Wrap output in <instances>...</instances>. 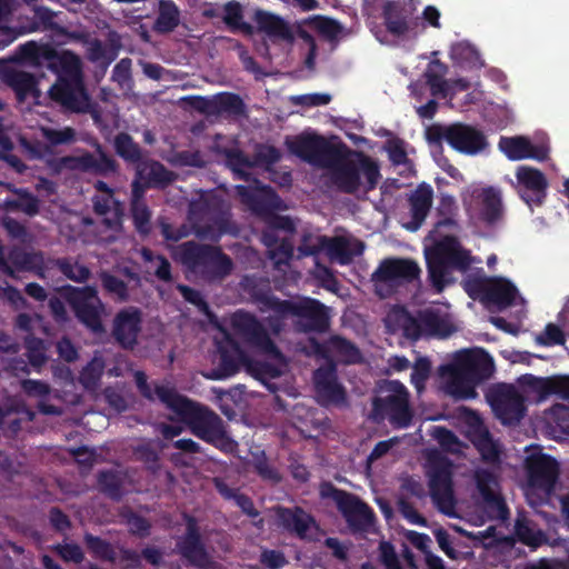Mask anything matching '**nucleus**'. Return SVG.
Wrapping results in <instances>:
<instances>
[{
	"label": "nucleus",
	"mask_w": 569,
	"mask_h": 569,
	"mask_svg": "<svg viewBox=\"0 0 569 569\" xmlns=\"http://www.w3.org/2000/svg\"><path fill=\"white\" fill-rule=\"evenodd\" d=\"M134 379L144 397H157L172 412V420L189 426L197 437L217 448L233 451L236 443L227 437L222 420L214 412L179 395L169 385H154L151 388L141 371L134 372Z\"/></svg>",
	"instance_id": "obj_1"
},
{
	"label": "nucleus",
	"mask_w": 569,
	"mask_h": 569,
	"mask_svg": "<svg viewBox=\"0 0 569 569\" xmlns=\"http://www.w3.org/2000/svg\"><path fill=\"white\" fill-rule=\"evenodd\" d=\"M20 54L36 66H47L58 72L59 79L49 90L52 100L77 112L89 109V99L82 86L81 63L76 54L58 52L47 44L32 41L20 47Z\"/></svg>",
	"instance_id": "obj_2"
},
{
	"label": "nucleus",
	"mask_w": 569,
	"mask_h": 569,
	"mask_svg": "<svg viewBox=\"0 0 569 569\" xmlns=\"http://www.w3.org/2000/svg\"><path fill=\"white\" fill-rule=\"evenodd\" d=\"M438 371L440 387L446 393L457 399H472L477 397L476 386L492 376L495 365L481 349L463 350Z\"/></svg>",
	"instance_id": "obj_3"
},
{
	"label": "nucleus",
	"mask_w": 569,
	"mask_h": 569,
	"mask_svg": "<svg viewBox=\"0 0 569 569\" xmlns=\"http://www.w3.org/2000/svg\"><path fill=\"white\" fill-rule=\"evenodd\" d=\"M386 325L391 331H402L410 339L421 336L446 338L456 330L450 315L442 307L427 308L417 319L402 308H392L386 317Z\"/></svg>",
	"instance_id": "obj_4"
},
{
	"label": "nucleus",
	"mask_w": 569,
	"mask_h": 569,
	"mask_svg": "<svg viewBox=\"0 0 569 569\" xmlns=\"http://www.w3.org/2000/svg\"><path fill=\"white\" fill-rule=\"evenodd\" d=\"M231 321L236 333L247 340L266 358L263 362H256L254 370L261 377L274 378L281 376L287 369V362L264 332L263 327L249 313L242 311L236 312Z\"/></svg>",
	"instance_id": "obj_5"
},
{
	"label": "nucleus",
	"mask_w": 569,
	"mask_h": 569,
	"mask_svg": "<svg viewBox=\"0 0 569 569\" xmlns=\"http://www.w3.org/2000/svg\"><path fill=\"white\" fill-rule=\"evenodd\" d=\"M332 183L342 191H367L379 178L378 167L361 156H343L340 150L336 159L325 168Z\"/></svg>",
	"instance_id": "obj_6"
},
{
	"label": "nucleus",
	"mask_w": 569,
	"mask_h": 569,
	"mask_svg": "<svg viewBox=\"0 0 569 569\" xmlns=\"http://www.w3.org/2000/svg\"><path fill=\"white\" fill-rule=\"evenodd\" d=\"M429 276L433 287L440 292L452 281L450 268L465 269L470 263V257L460 243L447 237L432 249L426 251Z\"/></svg>",
	"instance_id": "obj_7"
},
{
	"label": "nucleus",
	"mask_w": 569,
	"mask_h": 569,
	"mask_svg": "<svg viewBox=\"0 0 569 569\" xmlns=\"http://www.w3.org/2000/svg\"><path fill=\"white\" fill-rule=\"evenodd\" d=\"M172 254L190 270L212 278L223 277L231 270L230 259L217 248L186 242L173 247Z\"/></svg>",
	"instance_id": "obj_8"
},
{
	"label": "nucleus",
	"mask_w": 569,
	"mask_h": 569,
	"mask_svg": "<svg viewBox=\"0 0 569 569\" xmlns=\"http://www.w3.org/2000/svg\"><path fill=\"white\" fill-rule=\"evenodd\" d=\"M528 483L525 493L528 502L536 507L552 492L558 478V463L551 457L535 450L527 458Z\"/></svg>",
	"instance_id": "obj_9"
},
{
	"label": "nucleus",
	"mask_w": 569,
	"mask_h": 569,
	"mask_svg": "<svg viewBox=\"0 0 569 569\" xmlns=\"http://www.w3.org/2000/svg\"><path fill=\"white\" fill-rule=\"evenodd\" d=\"M373 407L377 415L388 417L398 427L408 426L412 417L408 390L396 380L385 381L379 386Z\"/></svg>",
	"instance_id": "obj_10"
},
{
	"label": "nucleus",
	"mask_w": 569,
	"mask_h": 569,
	"mask_svg": "<svg viewBox=\"0 0 569 569\" xmlns=\"http://www.w3.org/2000/svg\"><path fill=\"white\" fill-rule=\"evenodd\" d=\"M462 203L469 216L473 219L492 223L502 216V200L500 190L493 187L470 186L462 193Z\"/></svg>",
	"instance_id": "obj_11"
},
{
	"label": "nucleus",
	"mask_w": 569,
	"mask_h": 569,
	"mask_svg": "<svg viewBox=\"0 0 569 569\" xmlns=\"http://www.w3.org/2000/svg\"><path fill=\"white\" fill-rule=\"evenodd\" d=\"M497 419L506 426L518 425L526 415L525 395L511 385H498L488 395Z\"/></svg>",
	"instance_id": "obj_12"
},
{
	"label": "nucleus",
	"mask_w": 569,
	"mask_h": 569,
	"mask_svg": "<svg viewBox=\"0 0 569 569\" xmlns=\"http://www.w3.org/2000/svg\"><path fill=\"white\" fill-rule=\"evenodd\" d=\"M427 137L435 142L445 140L453 149L468 154L478 153L486 147V139L480 131L461 123L433 126L427 131Z\"/></svg>",
	"instance_id": "obj_13"
},
{
	"label": "nucleus",
	"mask_w": 569,
	"mask_h": 569,
	"mask_svg": "<svg viewBox=\"0 0 569 569\" xmlns=\"http://www.w3.org/2000/svg\"><path fill=\"white\" fill-rule=\"evenodd\" d=\"M269 303L270 315L266 318L267 326L276 335L281 331L283 319L289 316H300L308 318V328L310 329L319 328L325 325V308L316 300L308 299L297 306L280 301H269Z\"/></svg>",
	"instance_id": "obj_14"
},
{
	"label": "nucleus",
	"mask_w": 569,
	"mask_h": 569,
	"mask_svg": "<svg viewBox=\"0 0 569 569\" xmlns=\"http://www.w3.org/2000/svg\"><path fill=\"white\" fill-rule=\"evenodd\" d=\"M419 273L418 266L408 259H386L372 274L376 292L386 298L403 282L415 279Z\"/></svg>",
	"instance_id": "obj_15"
},
{
	"label": "nucleus",
	"mask_w": 569,
	"mask_h": 569,
	"mask_svg": "<svg viewBox=\"0 0 569 569\" xmlns=\"http://www.w3.org/2000/svg\"><path fill=\"white\" fill-rule=\"evenodd\" d=\"M465 288L471 297H480L498 309L511 306L518 297L516 287L505 278L476 277L468 279Z\"/></svg>",
	"instance_id": "obj_16"
},
{
	"label": "nucleus",
	"mask_w": 569,
	"mask_h": 569,
	"mask_svg": "<svg viewBox=\"0 0 569 569\" xmlns=\"http://www.w3.org/2000/svg\"><path fill=\"white\" fill-rule=\"evenodd\" d=\"M286 143L292 153L323 169L336 159L339 151L322 137L310 132L288 138Z\"/></svg>",
	"instance_id": "obj_17"
},
{
	"label": "nucleus",
	"mask_w": 569,
	"mask_h": 569,
	"mask_svg": "<svg viewBox=\"0 0 569 569\" xmlns=\"http://www.w3.org/2000/svg\"><path fill=\"white\" fill-rule=\"evenodd\" d=\"M430 492L437 508L449 517H456V499L451 486V467L445 459L430 461L428 467Z\"/></svg>",
	"instance_id": "obj_18"
},
{
	"label": "nucleus",
	"mask_w": 569,
	"mask_h": 569,
	"mask_svg": "<svg viewBox=\"0 0 569 569\" xmlns=\"http://www.w3.org/2000/svg\"><path fill=\"white\" fill-rule=\"evenodd\" d=\"M459 419L465 423L466 435L476 446L483 460L495 463L501 455V446L489 433L479 415L470 409L460 408Z\"/></svg>",
	"instance_id": "obj_19"
},
{
	"label": "nucleus",
	"mask_w": 569,
	"mask_h": 569,
	"mask_svg": "<svg viewBox=\"0 0 569 569\" xmlns=\"http://www.w3.org/2000/svg\"><path fill=\"white\" fill-rule=\"evenodd\" d=\"M68 301L82 323L93 332L102 331L101 318L104 315V306L94 288L71 289L68 291Z\"/></svg>",
	"instance_id": "obj_20"
},
{
	"label": "nucleus",
	"mask_w": 569,
	"mask_h": 569,
	"mask_svg": "<svg viewBox=\"0 0 569 569\" xmlns=\"http://www.w3.org/2000/svg\"><path fill=\"white\" fill-rule=\"evenodd\" d=\"M519 385L523 389L522 393L528 397H536L538 401L546 399L551 395L561 398H569V377L539 378L531 375L522 376Z\"/></svg>",
	"instance_id": "obj_21"
},
{
	"label": "nucleus",
	"mask_w": 569,
	"mask_h": 569,
	"mask_svg": "<svg viewBox=\"0 0 569 569\" xmlns=\"http://www.w3.org/2000/svg\"><path fill=\"white\" fill-rule=\"evenodd\" d=\"M478 492L492 518L506 519L507 508L500 496L497 477L488 470L478 469L475 473Z\"/></svg>",
	"instance_id": "obj_22"
},
{
	"label": "nucleus",
	"mask_w": 569,
	"mask_h": 569,
	"mask_svg": "<svg viewBox=\"0 0 569 569\" xmlns=\"http://www.w3.org/2000/svg\"><path fill=\"white\" fill-rule=\"evenodd\" d=\"M330 491L348 522L357 528H365L371 523L372 512L363 502L351 495L332 490L329 486L321 489L322 496H329Z\"/></svg>",
	"instance_id": "obj_23"
},
{
	"label": "nucleus",
	"mask_w": 569,
	"mask_h": 569,
	"mask_svg": "<svg viewBox=\"0 0 569 569\" xmlns=\"http://www.w3.org/2000/svg\"><path fill=\"white\" fill-rule=\"evenodd\" d=\"M499 149L510 160L535 159L543 161L548 158L549 147L547 144L535 146L523 136L503 137L499 141Z\"/></svg>",
	"instance_id": "obj_24"
},
{
	"label": "nucleus",
	"mask_w": 569,
	"mask_h": 569,
	"mask_svg": "<svg viewBox=\"0 0 569 569\" xmlns=\"http://www.w3.org/2000/svg\"><path fill=\"white\" fill-rule=\"evenodd\" d=\"M141 330V316L136 308H126L117 313L112 333L123 348H132Z\"/></svg>",
	"instance_id": "obj_25"
},
{
	"label": "nucleus",
	"mask_w": 569,
	"mask_h": 569,
	"mask_svg": "<svg viewBox=\"0 0 569 569\" xmlns=\"http://www.w3.org/2000/svg\"><path fill=\"white\" fill-rule=\"evenodd\" d=\"M0 78L14 90L18 99L21 101L28 97H33L34 99L40 97L34 78L14 66H2L0 68Z\"/></svg>",
	"instance_id": "obj_26"
},
{
	"label": "nucleus",
	"mask_w": 569,
	"mask_h": 569,
	"mask_svg": "<svg viewBox=\"0 0 569 569\" xmlns=\"http://www.w3.org/2000/svg\"><path fill=\"white\" fill-rule=\"evenodd\" d=\"M93 208L96 213L103 217L102 224L111 230L118 232L121 230L122 207L114 199L112 192H104L93 197Z\"/></svg>",
	"instance_id": "obj_27"
},
{
	"label": "nucleus",
	"mask_w": 569,
	"mask_h": 569,
	"mask_svg": "<svg viewBox=\"0 0 569 569\" xmlns=\"http://www.w3.org/2000/svg\"><path fill=\"white\" fill-rule=\"evenodd\" d=\"M363 248V243L358 239L341 236L329 238L326 253L331 261L340 264H347L353 257L361 254Z\"/></svg>",
	"instance_id": "obj_28"
},
{
	"label": "nucleus",
	"mask_w": 569,
	"mask_h": 569,
	"mask_svg": "<svg viewBox=\"0 0 569 569\" xmlns=\"http://www.w3.org/2000/svg\"><path fill=\"white\" fill-rule=\"evenodd\" d=\"M278 520L286 529L295 531L302 538H315L317 535L315 521L300 509H279Z\"/></svg>",
	"instance_id": "obj_29"
},
{
	"label": "nucleus",
	"mask_w": 569,
	"mask_h": 569,
	"mask_svg": "<svg viewBox=\"0 0 569 569\" xmlns=\"http://www.w3.org/2000/svg\"><path fill=\"white\" fill-rule=\"evenodd\" d=\"M516 178L517 183L515 187L527 203H530L531 200L526 197V191H532L537 196V200H539L540 194L547 188V180L543 173L529 166L518 167L516 170Z\"/></svg>",
	"instance_id": "obj_30"
},
{
	"label": "nucleus",
	"mask_w": 569,
	"mask_h": 569,
	"mask_svg": "<svg viewBox=\"0 0 569 569\" xmlns=\"http://www.w3.org/2000/svg\"><path fill=\"white\" fill-rule=\"evenodd\" d=\"M315 385L319 397L326 402L340 403L343 401V390L337 382L331 365L319 368L315 372Z\"/></svg>",
	"instance_id": "obj_31"
},
{
	"label": "nucleus",
	"mask_w": 569,
	"mask_h": 569,
	"mask_svg": "<svg viewBox=\"0 0 569 569\" xmlns=\"http://www.w3.org/2000/svg\"><path fill=\"white\" fill-rule=\"evenodd\" d=\"M411 220L403 222L408 230H417L427 217L432 203V189L428 186H420L410 197Z\"/></svg>",
	"instance_id": "obj_32"
},
{
	"label": "nucleus",
	"mask_w": 569,
	"mask_h": 569,
	"mask_svg": "<svg viewBox=\"0 0 569 569\" xmlns=\"http://www.w3.org/2000/svg\"><path fill=\"white\" fill-rule=\"evenodd\" d=\"M67 168L80 171H93L98 173H107L114 170V163L107 158L100 150L97 154L82 153L74 157L63 159Z\"/></svg>",
	"instance_id": "obj_33"
},
{
	"label": "nucleus",
	"mask_w": 569,
	"mask_h": 569,
	"mask_svg": "<svg viewBox=\"0 0 569 569\" xmlns=\"http://www.w3.org/2000/svg\"><path fill=\"white\" fill-rule=\"evenodd\" d=\"M41 262V256L37 253H26L20 250L11 251L7 261L3 257L2 247L0 246V270L10 277H14L16 271L37 270Z\"/></svg>",
	"instance_id": "obj_34"
},
{
	"label": "nucleus",
	"mask_w": 569,
	"mask_h": 569,
	"mask_svg": "<svg viewBox=\"0 0 569 569\" xmlns=\"http://www.w3.org/2000/svg\"><path fill=\"white\" fill-rule=\"evenodd\" d=\"M256 21L259 28L268 36L281 40H292V31L290 27L280 17L266 11H258L256 14Z\"/></svg>",
	"instance_id": "obj_35"
},
{
	"label": "nucleus",
	"mask_w": 569,
	"mask_h": 569,
	"mask_svg": "<svg viewBox=\"0 0 569 569\" xmlns=\"http://www.w3.org/2000/svg\"><path fill=\"white\" fill-rule=\"evenodd\" d=\"M262 240L268 247L270 259L274 262V266L278 269H281V266L288 263L292 257L293 251V247L290 241H288L286 238L273 236L272 232L263 233Z\"/></svg>",
	"instance_id": "obj_36"
},
{
	"label": "nucleus",
	"mask_w": 569,
	"mask_h": 569,
	"mask_svg": "<svg viewBox=\"0 0 569 569\" xmlns=\"http://www.w3.org/2000/svg\"><path fill=\"white\" fill-rule=\"evenodd\" d=\"M182 555L188 558L192 563L198 567H206L209 563V558L202 546L199 542V536L191 521L188 523V535L181 545Z\"/></svg>",
	"instance_id": "obj_37"
},
{
	"label": "nucleus",
	"mask_w": 569,
	"mask_h": 569,
	"mask_svg": "<svg viewBox=\"0 0 569 569\" xmlns=\"http://www.w3.org/2000/svg\"><path fill=\"white\" fill-rule=\"evenodd\" d=\"M33 416L34 413L32 411L20 403L7 409L0 407V428L14 433L20 429L21 420H32Z\"/></svg>",
	"instance_id": "obj_38"
},
{
	"label": "nucleus",
	"mask_w": 569,
	"mask_h": 569,
	"mask_svg": "<svg viewBox=\"0 0 569 569\" xmlns=\"http://www.w3.org/2000/svg\"><path fill=\"white\" fill-rule=\"evenodd\" d=\"M446 72L447 67L439 60L429 63L425 76L432 94H442L443 97L449 94L450 83L443 79Z\"/></svg>",
	"instance_id": "obj_39"
},
{
	"label": "nucleus",
	"mask_w": 569,
	"mask_h": 569,
	"mask_svg": "<svg viewBox=\"0 0 569 569\" xmlns=\"http://www.w3.org/2000/svg\"><path fill=\"white\" fill-rule=\"evenodd\" d=\"M383 17L387 30L393 36H403L408 31V22L398 3L386 2Z\"/></svg>",
	"instance_id": "obj_40"
},
{
	"label": "nucleus",
	"mask_w": 569,
	"mask_h": 569,
	"mask_svg": "<svg viewBox=\"0 0 569 569\" xmlns=\"http://www.w3.org/2000/svg\"><path fill=\"white\" fill-rule=\"evenodd\" d=\"M237 191L242 201L248 203L254 211H259L261 209L259 203L260 199L269 200L270 204H274L272 201V190L268 187L261 186L257 181H254V186H238Z\"/></svg>",
	"instance_id": "obj_41"
},
{
	"label": "nucleus",
	"mask_w": 569,
	"mask_h": 569,
	"mask_svg": "<svg viewBox=\"0 0 569 569\" xmlns=\"http://www.w3.org/2000/svg\"><path fill=\"white\" fill-rule=\"evenodd\" d=\"M216 341L223 362L233 366L238 361L246 360V356L238 343L224 330L219 329Z\"/></svg>",
	"instance_id": "obj_42"
},
{
	"label": "nucleus",
	"mask_w": 569,
	"mask_h": 569,
	"mask_svg": "<svg viewBox=\"0 0 569 569\" xmlns=\"http://www.w3.org/2000/svg\"><path fill=\"white\" fill-rule=\"evenodd\" d=\"M179 23V12L173 2L162 0L159 4V17L156 22L157 30L168 32L174 29Z\"/></svg>",
	"instance_id": "obj_43"
},
{
	"label": "nucleus",
	"mask_w": 569,
	"mask_h": 569,
	"mask_svg": "<svg viewBox=\"0 0 569 569\" xmlns=\"http://www.w3.org/2000/svg\"><path fill=\"white\" fill-rule=\"evenodd\" d=\"M139 173L148 183L154 186L166 184L173 179L172 173L159 162L143 163L139 169Z\"/></svg>",
	"instance_id": "obj_44"
},
{
	"label": "nucleus",
	"mask_w": 569,
	"mask_h": 569,
	"mask_svg": "<svg viewBox=\"0 0 569 569\" xmlns=\"http://www.w3.org/2000/svg\"><path fill=\"white\" fill-rule=\"evenodd\" d=\"M40 133L51 146L67 144L76 140V131L71 127H41Z\"/></svg>",
	"instance_id": "obj_45"
},
{
	"label": "nucleus",
	"mask_w": 569,
	"mask_h": 569,
	"mask_svg": "<svg viewBox=\"0 0 569 569\" xmlns=\"http://www.w3.org/2000/svg\"><path fill=\"white\" fill-rule=\"evenodd\" d=\"M329 238L318 232L306 231L302 237L298 250L301 256H311L320 250H327Z\"/></svg>",
	"instance_id": "obj_46"
},
{
	"label": "nucleus",
	"mask_w": 569,
	"mask_h": 569,
	"mask_svg": "<svg viewBox=\"0 0 569 569\" xmlns=\"http://www.w3.org/2000/svg\"><path fill=\"white\" fill-rule=\"evenodd\" d=\"M516 533L522 542L533 548L543 541V535L525 519L517 521Z\"/></svg>",
	"instance_id": "obj_47"
},
{
	"label": "nucleus",
	"mask_w": 569,
	"mask_h": 569,
	"mask_svg": "<svg viewBox=\"0 0 569 569\" xmlns=\"http://www.w3.org/2000/svg\"><path fill=\"white\" fill-rule=\"evenodd\" d=\"M141 254L144 261L149 263L148 271H154L158 278L162 280H169L170 264L164 258L160 256H153V253L148 249H142Z\"/></svg>",
	"instance_id": "obj_48"
},
{
	"label": "nucleus",
	"mask_w": 569,
	"mask_h": 569,
	"mask_svg": "<svg viewBox=\"0 0 569 569\" xmlns=\"http://www.w3.org/2000/svg\"><path fill=\"white\" fill-rule=\"evenodd\" d=\"M222 20L231 29H243L242 7L239 2L230 1L222 7Z\"/></svg>",
	"instance_id": "obj_49"
},
{
	"label": "nucleus",
	"mask_w": 569,
	"mask_h": 569,
	"mask_svg": "<svg viewBox=\"0 0 569 569\" xmlns=\"http://www.w3.org/2000/svg\"><path fill=\"white\" fill-rule=\"evenodd\" d=\"M9 210H20L28 216H34L39 211V202L30 193L21 192L16 200L7 201Z\"/></svg>",
	"instance_id": "obj_50"
},
{
	"label": "nucleus",
	"mask_w": 569,
	"mask_h": 569,
	"mask_svg": "<svg viewBox=\"0 0 569 569\" xmlns=\"http://www.w3.org/2000/svg\"><path fill=\"white\" fill-rule=\"evenodd\" d=\"M311 26L325 38L333 40L342 32V27L332 19L316 17L310 21Z\"/></svg>",
	"instance_id": "obj_51"
},
{
	"label": "nucleus",
	"mask_w": 569,
	"mask_h": 569,
	"mask_svg": "<svg viewBox=\"0 0 569 569\" xmlns=\"http://www.w3.org/2000/svg\"><path fill=\"white\" fill-rule=\"evenodd\" d=\"M104 363L101 358H93L92 361L82 370L80 381L86 388H94L100 379Z\"/></svg>",
	"instance_id": "obj_52"
},
{
	"label": "nucleus",
	"mask_w": 569,
	"mask_h": 569,
	"mask_svg": "<svg viewBox=\"0 0 569 569\" xmlns=\"http://www.w3.org/2000/svg\"><path fill=\"white\" fill-rule=\"evenodd\" d=\"M430 361L427 358H419L415 365L411 373V383L416 390L420 393L425 390V383L430 375Z\"/></svg>",
	"instance_id": "obj_53"
},
{
	"label": "nucleus",
	"mask_w": 569,
	"mask_h": 569,
	"mask_svg": "<svg viewBox=\"0 0 569 569\" xmlns=\"http://www.w3.org/2000/svg\"><path fill=\"white\" fill-rule=\"evenodd\" d=\"M214 106L219 112H226L229 114H238L242 112L241 99L231 93H222L214 98Z\"/></svg>",
	"instance_id": "obj_54"
},
{
	"label": "nucleus",
	"mask_w": 569,
	"mask_h": 569,
	"mask_svg": "<svg viewBox=\"0 0 569 569\" xmlns=\"http://www.w3.org/2000/svg\"><path fill=\"white\" fill-rule=\"evenodd\" d=\"M331 349L337 353L340 360L345 362H356L359 359V352L357 348L345 339H332Z\"/></svg>",
	"instance_id": "obj_55"
},
{
	"label": "nucleus",
	"mask_w": 569,
	"mask_h": 569,
	"mask_svg": "<svg viewBox=\"0 0 569 569\" xmlns=\"http://www.w3.org/2000/svg\"><path fill=\"white\" fill-rule=\"evenodd\" d=\"M431 436L443 447L446 450L451 452H458L460 450V441L449 430L442 427H433Z\"/></svg>",
	"instance_id": "obj_56"
},
{
	"label": "nucleus",
	"mask_w": 569,
	"mask_h": 569,
	"mask_svg": "<svg viewBox=\"0 0 569 569\" xmlns=\"http://www.w3.org/2000/svg\"><path fill=\"white\" fill-rule=\"evenodd\" d=\"M132 217L137 229L141 233H147L149 231L150 212L147 206L138 198L132 202Z\"/></svg>",
	"instance_id": "obj_57"
},
{
	"label": "nucleus",
	"mask_w": 569,
	"mask_h": 569,
	"mask_svg": "<svg viewBox=\"0 0 569 569\" xmlns=\"http://www.w3.org/2000/svg\"><path fill=\"white\" fill-rule=\"evenodd\" d=\"M103 288L116 299L123 301L128 297L126 284L113 276L103 273L101 276Z\"/></svg>",
	"instance_id": "obj_58"
},
{
	"label": "nucleus",
	"mask_w": 569,
	"mask_h": 569,
	"mask_svg": "<svg viewBox=\"0 0 569 569\" xmlns=\"http://www.w3.org/2000/svg\"><path fill=\"white\" fill-rule=\"evenodd\" d=\"M131 62L128 59L119 61L112 71V80L117 82L122 89H129L131 86Z\"/></svg>",
	"instance_id": "obj_59"
},
{
	"label": "nucleus",
	"mask_w": 569,
	"mask_h": 569,
	"mask_svg": "<svg viewBox=\"0 0 569 569\" xmlns=\"http://www.w3.org/2000/svg\"><path fill=\"white\" fill-rule=\"evenodd\" d=\"M17 325L19 329L30 333L47 332V328L43 325L42 318L38 315L29 316L26 313H21L17 319Z\"/></svg>",
	"instance_id": "obj_60"
},
{
	"label": "nucleus",
	"mask_w": 569,
	"mask_h": 569,
	"mask_svg": "<svg viewBox=\"0 0 569 569\" xmlns=\"http://www.w3.org/2000/svg\"><path fill=\"white\" fill-rule=\"evenodd\" d=\"M19 134L9 119H0V147L3 150H10Z\"/></svg>",
	"instance_id": "obj_61"
},
{
	"label": "nucleus",
	"mask_w": 569,
	"mask_h": 569,
	"mask_svg": "<svg viewBox=\"0 0 569 569\" xmlns=\"http://www.w3.org/2000/svg\"><path fill=\"white\" fill-rule=\"evenodd\" d=\"M116 148L118 153L126 159L134 160L139 157V150L128 134L121 133L116 138Z\"/></svg>",
	"instance_id": "obj_62"
},
{
	"label": "nucleus",
	"mask_w": 569,
	"mask_h": 569,
	"mask_svg": "<svg viewBox=\"0 0 569 569\" xmlns=\"http://www.w3.org/2000/svg\"><path fill=\"white\" fill-rule=\"evenodd\" d=\"M58 268L68 278L76 281H83L89 276V270L78 263H71L69 261H58Z\"/></svg>",
	"instance_id": "obj_63"
},
{
	"label": "nucleus",
	"mask_w": 569,
	"mask_h": 569,
	"mask_svg": "<svg viewBox=\"0 0 569 569\" xmlns=\"http://www.w3.org/2000/svg\"><path fill=\"white\" fill-rule=\"evenodd\" d=\"M29 360L33 366H41L46 361L44 346L40 339L26 338Z\"/></svg>",
	"instance_id": "obj_64"
}]
</instances>
